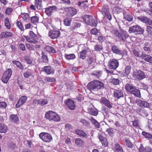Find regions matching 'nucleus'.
<instances>
[{
	"label": "nucleus",
	"instance_id": "1",
	"mask_svg": "<svg viewBox=\"0 0 152 152\" xmlns=\"http://www.w3.org/2000/svg\"><path fill=\"white\" fill-rule=\"evenodd\" d=\"M87 87L88 89L91 91H97L99 90L104 88L103 83L99 80H94L89 83Z\"/></svg>",
	"mask_w": 152,
	"mask_h": 152
},
{
	"label": "nucleus",
	"instance_id": "2",
	"mask_svg": "<svg viewBox=\"0 0 152 152\" xmlns=\"http://www.w3.org/2000/svg\"><path fill=\"white\" fill-rule=\"evenodd\" d=\"M45 118L49 121L58 122L60 120L59 116L56 113L51 111L46 112L45 115Z\"/></svg>",
	"mask_w": 152,
	"mask_h": 152
},
{
	"label": "nucleus",
	"instance_id": "3",
	"mask_svg": "<svg viewBox=\"0 0 152 152\" xmlns=\"http://www.w3.org/2000/svg\"><path fill=\"white\" fill-rule=\"evenodd\" d=\"M82 18L84 22L87 24L94 27L96 26L97 21L95 16L86 15L83 17Z\"/></svg>",
	"mask_w": 152,
	"mask_h": 152
},
{
	"label": "nucleus",
	"instance_id": "4",
	"mask_svg": "<svg viewBox=\"0 0 152 152\" xmlns=\"http://www.w3.org/2000/svg\"><path fill=\"white\" fill-rule=\"evenodd\" d=\"M126 89L135 96L140 97L141 94L140 90L135 87L129 84H126L125 86Z\"/></svg>",
	"mask_w": 152,
	"mask_h": 152
},
{
	"label": "nucleus",
	"instance_id": "5",
	"mask_svg": "<svg viewBox=\"0 0 152 152\" xmlns=\"http://www.w3.org/2000/svg\"><path fill=\"white\" fill-rule=\"evenodd\" d=\"M113 33L116 37H118L120 40L124 41V38H126L128 37V35L126 32L120 29L119 32L117 30H114L113 31Z\"/></svg>",
	"mask_w": 152,
	"mask_h": 152
},
{
	"label": "nucleus",
	"instance_id": "6",
	"mask_svg": "<svg viewBox=\"0 0 152 152\" xmlns=\"http://www.w3.org/2000/svg\"><path fill=\"white\" fill-rule=\"evenodd\" d=\"M39 137L44 142H50L53 140L52 135L47 132H41L39 135Z\"/></svg>",
	"mask_w": 152,
	"mask_h": 152
},
{
	"label": "nucleus",
	"instance_id": "7",
	"mask_svg": "<svg viewBox=\"0 0 152 152\" xmlns=\"http://www.w3.org/2000/svg\"><path fill=\"white\" fill-rule=\"evenodd\" d=\"M129 32L130 33H134L136 34H140L143 32V30L139 26L136 25L129 27Z\"/></svg>",
	"mask_w": 152,
	"mask_h": 152
},
{
	"label": "nucleus",
	"instance_id": "8",
	"mask_svg": "<svg viewBox=\"0 0 152 152\" xmlns=\"http://www.w3.org/2000/svg\"><path fill=\"white\" fill-rule=\"evenodd\" d=\"M112 50L113 53L119 55H121L122 57L126 56L127 55V53L126 50H121L116 46H113L112 47Z\"/></svg>",
	"mask_w": 152,
	"mask_h": 152
},
{
	"label": "nucleus",
	"instance_id": "9",
	"mask_svg": "<svg viewBox=\"0 0 152 152\" xmlns=\"http://www.w3.org/2000/svg\"><path fill=\"white\" fill-rule=\"evenodd\" d=\"M118 66L119 62L116 59H110L109 61L108 66L110 69H115Z\"/></svg>",
	"mask_w": 152,
	"mask_h": 152
},
{
	"label": "nucleus",
	"instance_id": "10",
	"mask_svg": "<svg viewBox=\"0 0 152 152\" xmlns=\"http://www.w3.org/2000/svg\"><path fill=\"white\" fill-rule=\"evenodd\" d=\"M64 103L66 107L69 109L74 110L75 108V105L74 102L70 99H67L65 100Z\"/></svg>",
	"mask_w": 152,
	"mask_h": 152
},
{
	"label": "nucleus",
	"instance_id": "11",
	"mask_svg": "<svg viewBox=\"0 0 152 152\" xmlns=\"http://www.w3.org/2000/svg\"><path fill=\"white\" fill-rule=\"evenodd\" d=\"M133 76L134 78L139 80H141L145 77V74L141 70L137 71L134 72Z\"/></svg>",
	"mask_w": 152,
	"mask_h": 152
},
{
	"label": "nucleus",
	"instance_id": "12",
	"mask_svg": "<svg viewBox=\"0 0 152 152\" xmlns=\"http://www.w3.org/2000/svg\"><path fill=\"white\" fill-rule=\"evenodd\" d=\"M137 19L141 22L152 26V20L145 16H141L137 17Z\"/></svg>",
	"mask_w": 152,
	"mask_h": 152
},
{
	"label": "nucleus",
	"instance_id": "13",
	"mask_svg": "<svg viewBox=\"0 0 152 152\" xmlns=\"http://www.w3.org/2000/svg\"><path fill=\"white\" fill-rule=\"evenodd\" d=\"M60 34L59 31L51 30L48 33V36L52 39H54L58 37Z\"/></svg>",
	"mask_w": 152,
	"mask_h": 152
},
{
	"label": "nucleus",
	"instance_id": "14",
	"mask_svg": "<svg viewBox=\"0 0 152 152\" xmlns=\"http://www.w3.org/2000/svg\"><path fill=\"white\" fill-rule=\"evenodd\" d=\"M28 97L26 96H22L19 99L17 103L16 104L17 108L19 107L25 103Z\"/></svg>",
	"mask_w": 152,
	"mask_h": 152
},
{
	"label": "nucleus",
	"instance_id": "15",
	"mask_svg": "<svg viewBox=\"0 0 152 152\" xmlns=\"http://www.w3.org/2000/svg\"><path fill=\"white\" fill-rule=\"evenodd\" d=\"M75 131L76 133L81 137L86 138H87L88 137L89 135L82 130L77 129L75 130Z\"/></svg>",
	"mask_w": 152,
	"mask_h": 152
},
{
	"label": "nucleus",
	"instance_id": "16",
	"mask_svg": "<svg viewBox=\"0 0 152 152\" xmlns=\"http://www.w3.org/2000/svg\"><path fill=\"white\" fill-rule=\"evenodd\" d=\"M100 102L109 108H111L112 107V104L104 97H103L101 98L100 100Z\"/></svg>",
	"mask_w": 152,
	"mask_h": 152
},
{
	"label": "nucleus",
	"instance_id": "17",
	"mask_svg": "<svg viewBox=\"0 0 152 152\" xmlns=\"http://www.w3.org/2000/svg\"><path fill=\"white\" fill-rule=\"evenodd\" d=\"M98 137L103 146L106 147L108 145V142L106 138L104 137L101 134H99Z\"/></svg>",
	"mask_w": 152,
	"mask_h": 152
},
{
	"label": "nucleus",
	"instance_id": "18",
	"mask_svg": "<svg viewBox=\"0 0 152 152\" xmlns=\"http://www.w3.org/2000/svg\"><path fill=\"white\" fill-rule=\"evenodd\" d=\"M141 58L146 61L152 64V57L145 53H142Z\"/></svg>",
	"mask_w": 152,
	"mask_h": 152
},
{
	"label": "nucleus",
	"instance_id": "19",
	"mask_svg": "<svg viewBox=\"0 0 152 152\" xmlns=\"http://www.w3.org/2000/svg\"><path fill=\"white\" fill-rule=\"evenodd\" d=\"M80 26L81 24L79 23L75 22H73L69 28V31H73L80 27Z\"/></svg>",
	"mask_w": 152,
	"mask_h": 152
},
{
	"label": "nucleus",
	"instance_id": "20",
	"mask_svg": "<svg viewBox=\"0 0 152 152\" xmlns=\"http://www.w3.org/2000/svg\"><path fill=\"white\" fill-rule=\"evenodd\" d=\"M114 95L115 97L118 99L124 96L123 92L121 90H115L114 93Z\"/></svg>",
	"mask_w": 152,
	"mask_h": 152
},
{
	"label": "nucleus",
	"instance_id": "21",
	"mask_svg": "<svg viewBox=\"0 0 152 152\" xmlns=\"http://www.w3.org/2000/svg\"><path fill=\"white\" fill-rule=\"evenodd\" d=\"M113 150L115 152H123L122 148L118 143L115 144Z\"/></svg>",
	"mask_w": 152,
	"mask_h": 152
},
{
	"label": "nucleus",
	"instance_id": "22",
	"mask_svg": "<svg viewBox=\"0 0 152 152\" xmlns=\"http://www.w3.org/2000/svg\"><path fill=\"white\" fill-rule=\"evenodd\" d=\"M88 112L91 115L96 116L98 114V110L95 108L89 107L88 108Z\"/></svg>",
	"mask_w": 152,
	"mask_h": 152
},
{
	"label": "nucleus",
	"instance_id": "23",
	"mask_svg": "<svg viewBox=\"0 0 152 152\" xmlns=\"http://www.w3.org/2000/svg\"><path fill=\"white\" fill-rule=\"evenodd\" d=\"M45 49V51L49 53H56V50L50 46L47 45L46 46Z\"/></svg>",
	"mask_w": 152,
	"mask_h": 152
},
{
	"label": "nucleus",
	"instance_id": "24",
	"mask_svg": "<svg viewBox=\"0 0 152 152\" xmlns=\"http://www.w3.org/2000/svg\"><path fill=\"white\" fill-rule=\"evenodd\" d=\"M149 44L148 43H147L141 45L142 48L144 51H145L147 53H149L151 52L150 48L149 47H148Z\"/></svg>",
	"mask_w": 152,
	"mask_h": 152
},
{
	"label": "nucleus",
	"instance_id": "25",
	"mask_svg": "<svg viewBox=\"0 0 152 152\" xmlns=\"http://www.w3.org/2000/svg\"><path fill=\"white\" fill-rule=\"evenodd\" d=\"M102 13L103 15L107 17L109 20H111V15L109 12L108 10H103L102 12Z\"/></svg>",
	"mask_w": 152,
	"mask_h": 152
},
{
	"label": "nucleus",
	"instance_id": "26",
	"mask_svg": "<svg viewBox=\"0 0 152 152\" xmlns=\"http://www.w3.org/2000/svg\"><path fill=\"white\" fill-rule=\"evenodd\" d=\"M8 130L7 126L4 124H0V132L1 133H5Z\"/></svg>",
	"mask_w": 152,
	"mask_h": 152
},
{
	"label": "nucleus",
	"instance_id": "27",
	"mask_svg": "<svg viewBox=\"0 0 152 152\" xmlns=\"http://www.w3.org/2000/svg\"><path fill=\"white\" fill-rule=\"evenodd\" d=\"M102 72L101 71H94L91 75H93L94 77L99 78L102 75Z\"/></svg>",
	"mask_w": 152,
	"mask_h": 152
},
{
	"label": "nucleus",
	"instance_id": "28",
	"mask_svg": "<svg viewBox=\"0 0 152 152\" xmlns=\"http://www.w3.org/2000/svg\"><path fill=\"white\" fill-rule=\"evenodd\" d=\"M75 143L78 146L81 147L83 144L84 141L81 139L77 138L75 140Z\"/></svg>",
	"mask_w": 152,
	"mask_h": 152
},
{
	"label": "nucleus",
	"instance_id": "29",
	"mask_svg": "<svg viewBox=\"0 0 152 152\" xmlns=\"http://www.w3.org/2000/svg\"><path fill=\"white\" fill-rule=\"evenodd\" d=\"M44 71L47 74H50L53 72L51 67L50 66H45L44 67Z\"/></svg>",
	"mask_w": 152,
	"mask_h": 152
},
{
	"label": "nucleus",
	"instance_id": "30",
	"mask_svg": "<svg viewBox=\"0 0 152 152\" xmlns=\"http://www.w3.org/2000/svg\"><path fill=\"white\" fill-rule=\"evenodd\" d=\"M12 34L10 32H1L0 36L2 38L4 37H10L12 36Z\"/></svg>",
	"mask_w": 152,
	"mask_h": 152
},
{
	"label": "nucleus",
	"instance_id": "31",
	"mask_svg": "<svg viewBox=\"0 0 152 152\" xmlns=\"http://www.w3.org/2000/svg\"><path fill=\"white\" fill-rule=\"evenodd\" d=\"M87 51L86 50H83L80 53V58L83 59H85Z\"/></svg>",
	"mask_w": 152,
	"mask_h": 152
},
{
	"label": "nucleus",
	"instance_id": "32",
	"mask_svg": "<svg viewBox=\"0 0 152 152\" xmlns=\"http://www.w3.org/2000/svg\"><path fill=\"white\" fill-rule=\"evenodd\" d=\"M32 72L31 70L28 69L26 72L23 73V76L24 77L28 78L32 75Z\"/></svg>",
	"mask_w": 152,
	"mask_h": 152
},
{
	"label": "nucleus",
	"instance_id": "33",
	"mask_svg": "<svg viewBox=\"0 0 152 152\" xmlns=\"http://www.w3.org/2000/svg\"><path fill=\"white\" fill-rule=\"evenodd\" d=\"M24 37L26 38V39L27 42H29L31 43H33L34 44H37L38 43L37 40L32 39L31 37L26 36H25Z\"/></svg>",
	"mask_w": 152,
	"mask_h": 152
},
{
	"label": "nucleus",
	"instance_id": "34",
	"mask_svg": "<svg viewBox=\"0 0 152 152\" xmlns=\"http://www.w3.org/2000/svg\"><path fill=\"white\" fill-rule=\"evenodd\" d=\"M94 124L95 126L97 128L99 127L100 125L98 122L92 117L88 118Z\"/></svg>",
	"mask_w": 152,
	"mask_h": 152
},
{
	"label": "nucleus",
	"instance_id": "35",
	"mask_svg": "<svg viewBox=\"0 0 152 152\" xmlns=\"http://www.w3.org/2000/svg\"><path fill=\"white\" fill-rule=\"evenodd\" d=\"M10 118L12 121L14 122H17L19 121V118L16 115H10Z\"/></svg>",
	"mask_w": 152,
	"mask_h": 152
},
{
	"label": "nucleus",
	"instance_id": "36",
	"mask_svg": "<svg viewBox=\"0 0 152 152\" xmlns=\"http://www.w3.org/2000/svg\"><path fill=\"white\" fill-rule=\"evenodd\" d=\"M12 63L16 65L20 69L23 70V66L20 62L18 61H12Z\"/></svg>",
	"mask_w": 152,
	"mask_h": 152
},
{
	"label": "nucleus",
	"instance_id": "37",
	"mask_svg": "<svg viewBox=\"0 0 152 152\" xmlns=\"http://www.w3.org/2000/svg\"><path fill=\"white\" fill-rule=\"evenodd\" d=\"M41 0H35V6L38 10H42V8L41 7Z\"/></svg>",
	"mask_w": 152,
	"mask_h": 152
},
{
	"label": "nucleus",
	"instance_id": "38",
	"mask_svg": "<svg viewBox=\"0 0 152 152\" xmlns=\"http://www.w3.org/2000/svg\"><path fill=\"white\" fill-rule=\"evenodd\" d=\"M31 23L34 24L38 23L39 20L38 18L36 16L31 17Z\"/></svg>",
	"mask_w": 152,
	"mask_h": 152
},
{
	"label": "nucleus",
	"instance_id": "39",
	"mask_svg": "<svg viewBox=\"0 0 152 152\" xmlns=\"http://www.w3.org/2000/svg\"><path fill=\"white\" fill-rule=\"evenodd\" d=\"M65 57L67 60H72L75 58V56L74 54H65Z\"/></svg>",
	"mask_w": 152,
	"mask_h": 152
},
{
	"label": "nucleus",
	"instance_id": "40",
	"mask_svg": "<svg viewBox=\"0 0 152 152\" xmlns=\"http://www.w3.org/2000/svg\"><path fill=\"white\" fill-rule=\"evenodd\" d=\"M77 10H68L67 14L70 17H72L75 15L77 13Z\"/></svg>",
	"mask_w": 152,
	"mask_h": 152
},
{
	"label": "nucleus",
	"instance_id": "41",
	"mask_svg": "<svg viewBox=\"0 0 152 152\" xmlns=\"http://www.w3.org/2000/svg\"><path fill=\"white\" fill-rule=\"evenodd\" d=\"M96 60L94 57H91L88 60V64L89 66L93 65L95 62Z\"/></svg>",
	"mask_w": 152,
	"mask_h": 152
},
{
	"label": "nucleus",
	"instance_id": "42",
	"mask_svg": "<svg viewBox=\"0 0 152 152\" xmlns=\"http://www.w3.org/2000/svg\"><path fill=\"white\" fill-rule=\"evenodd\" d=\"M12 74L11 69H8L4 72L3 75L6 76L7 77L9 76V78H10Z\"/></svg>",
	"mask_w": 152,
	"mask_h": 152
},
{
	"label": "nucleus",
	"instance_id": "43",
	"mask_svg": "<svg viewBox=\"0 0 152 152\" xmlns=\"http://www.w3.org/2000/svg\"><path fill=\"white\" fill-rule=\"evenodd\" d=\"M132 52L135 56L138 57H141V55H140V52L139 49H133Z\"/></svg>",
	"mask_w": 152,
	"mask_h": 152
},
{
	"label": "nucleus",
	"instance_id": "44",
	"mask_svg": "<svg viewBox=\"0 0 152 152\" xmlns=\"http://www.w3.org/2000/svg\"><path fill=\"white\" fill-rule=\"evenodd\" d=\"M125 141L126 143V145L129 148H131L133 147V144L130 141L129 138H125Z\"/></svg>",
	"mask_w": 152,
	"mask_h": 152
},
{
	"label": "nucleus",
	"instance_id": "45",
	"mask_svg": "<svg viewBox=\"0 0 152 152\" xmlns=\"http://www.w3.org/2000/svg\"><path fill=\"white\" fill-rule=\"evenodd\" d=\"M4 24L5 26L7 28L9 29H10L11 28V26L8 18H6L5 19Z\"/></svg>",
	"mask_w": 152,
	"mask_h": 152
},
{
	"label": "nucleus",
	"instance_id": "46",
	"mask_svg": "<svg viewBox=\"0 0 152 152\" xmlns=\"http://www.w3.org/2000/svg\"><path fill=\"white\" fill-rule=\"evenodd\" d=\"M91 34L95 35H100V33L99 31L95 28L92 29L91 31Z\"/></svg>",
	"mask_w": 152,
	"mask_h": 152
},
{
	"label": "nucleus",
	"instance_id": "47",
	"mask_svg": "<svg viewBox=\"0 0 152 152\" xmlns=\"http://www.w3.org/2000/svg\"><path fill=\"white\" fill-rule=\"evenodd\" d=\"M21 15L22 18L24 20L27 21L28 20L29 16L28 13H22Z\"/></svg>",
	"mask_w": 152,
	"mask_h": 152
},
{
	"label": "nucleus",
	"instance_id": "48",
	"mask_svg": "<svg viewBox=\"0 0 152 152\" xmlns=\"http://www.w3.org/2000/svg\"><path fill=\"white\" fill-rule=\"evenodd\" d=\"M39 103L40 105L43 106L48 104V101L46 99H39Z\"/></svg>",
	"mask_w": 152,
	"mask_h": 152
},
{
	"label": "nucleus",
	"instance_id": "49",
	"mask_svg": "<svg viewBox=\"0 0 152 152\" xmlns=\"http://www.w3.org/2000/svg\"><path fill=\"white\" fill-rule=\"evenodd\" d=\"M124 18L129 21H131L132 20L133 18L132 16L131 15L124 14Z\"/></svg>",
	"mask_w": 152,
	"mask_h": 152
},
{
	"label": "nucleus",
	"instance_id": "50",
	"mask_svg": "<svg viewBox=\"0 0 152 152\" xmlns=\"http://www.w3.org/2000/svg\"><path fill=\"white\" fill-rule=\"evenodd\" d=\"M29 34L32 39L37 40L38 39L37 35L32 31H30Z\"/></svg>",
	"mask_w": 152,
	"mask_h": 152
},
{
	"label": "nucleus",
	"instance_id": "51",
	"mask_svg": "<svg viewBox=\"0 0 152 152\" xmlns=\"http://www.w3.org/2000/svg\"><path fill=\"white\" fill-rule=\"evenodd\" d=\"M42 59L43 61L44 62L47 63L48 62V59L47 56L45 55L44 53L43 52H42Z\"/></svg>",
	"mask_w": 152,
	"mask_h": 152
},
{
	"label": "nucleus",
	"instance_id": "52",
	"mask_svg": "<svg viewBox=\"0 0 152 152\" xmlns=\"http://www.w3.org/2000/svg\"><path fill=\"white\" fill-rule=\"evenodd\" d=\"M142 135L145 137L146 138L148 139H151L152 138V135L147 133L145 132H142Z\"/></svg>",
	"mask_w": 152,
	"mask_h": 152
},
{
	"label": "nucleus",
	"instance_id": "53",
	"mask_svg": "<svg viewBox=\"0 0 152 152\" xmlns=\"http://www.w3.org/2000/svg\"><path fill=\"white\" fill-rule=\"evenodd\" d=\"M16 25L19 29L22 31L24 30V28L22 23L19 21H18L16 23Z\"/></svg>",
	"mask_w": 152,
	"mask_h": 152
},
{
	"label": "nucleus",
	"instance_id": "54",
	"mask_svg": "<svg viewBox=\"0 0 152 152\" xmlns=\"http://www.w3.org/2000/svg\"><path fill=\"white\" fill-rule=\"evenodd\" d=\"M72 20L71 19L66 18L64 20V24L65 25L69 26L71 23Z\"/></svg>",
	"mask_w": 152,
	"mask_h": 152
},
{
	"label": "nucleus",
	"instance_id": "55",
	"mask_svg": "<svg viewBox=\"0 0 152 152\" xmlns=\"http://www.w3.org/2000/svg\"><path fill=\"white\" fill-rule=\"evenodd\" d=\"M131 68V66H128L126 67L125 70V74L126 75H127L130 73Z\"/></svg>",
	"mask_w": 152,
	"mask_h": 152
},
{
	"label": "nucleus",
	"instance_id": "56",
	"mask_svg": "<svg viewBox=\"0 0 152 152\" xmlns=\"http://www.w3.org/2000/svg\"><path fill=\"white\" fill-rule=\"evenodd\" d=\"M45 81L50 82H53L56 81L55 78L53 77H47L45 78Z\"/></svg>",
	"mask_w": 152,
	"mask_h": 152
},
{
	"label": "nucleus",
	"instance_id": "57",
	"mask_svg": "<svg viewBox=\"0 0 152 152\" xmlns=\"http://www.w3.org/2000/svg\"><path fill=\"white\" fill-rule=\"evenodd\" d=\"M106 132L110 136H113L114 135L113 130L112 128H109L107 129L106 130Z\"/></svg>",
	"mask_w": 152,
	"mask_h": 152
},
{
	"label": "nucleus",
	"instance_id": "58",
	"mask_svg": "<svg viewBox=\"0 0 152 152\" xmlns=\"http://www.w3.org/2000/svg\"><path fill=\"white\" fill-rule=\"evenodd\" d=\"M7 106L6 103L4 102H0V109L5 108Z\"/></svg>",
	"mask_w": 152,
	"mask_h": 152
},
{
	"label": "nucleus",
	"instance_id": "59",
	"mask_svg": "<svg viewBox=\"0 0 152 152\" xmlns=\"http://www.w3.org/2000/svg\"><path fill=\"white\" fill-rule=\"evenodd\" d=\"M143 101H142L140 99H137L135 101V103L137 105L140 107H141L143 102Z\"/></svg>",
	"mask_w": 152,
	"mask_h": 152
},
{
	"label": "nucleus",
	"instance_id": "60",
	"mask_svg": "<svg viewBox=\"0 0 152 152\" xmlns=\"http://www.w3.org/2000/svg\"><path fill=\"white\" fill-rule=\"evenodd\" d=\"M150 105L149 103L146 101H143L141 107H146L150 109V108L149 107Z\"/></svg>",
	"mask_w": 152,
	"mask_h": 152
},
{
	"label": "nucleus",
	"instance_id": "61",
	"mask_svg": "<svg viewBox=\"0 0 152 152\" xmlns=\"http://www.w3.org/2000/svg\"><path fill=\"white\" fill-rule=\"evenodd\" d=\"M111 81L112 84L115 85L118 84L119 83V80L118 79L113 78L111 79Z\"/></svg>",
	"mask_w": 152,
	"mask_h": 152
},
{
	"label": "nucleus",
	"instance_id": "62",
	"mask_svg": "<svg viewBox=\"0 0 152 152\" xmlns=\"http://www.w3.org/2000/svg\"><path fill=\"white\" fill-rule=\"evenodd\" d=\"M10 78H9V76L8 77H6L5 75H3L2 78V81L4 83H7L8 82Z\"/></svg>",
	"mask_w": 152,
	"mask_h": 152
},
{
	"label": "nucleus",
	"instance_id": "63",
	"mask_svg": "<svg viewBox=\"0 0 152 152\" xmlns=\"http://www.w3.org/2000/svg\"><path fill=\"white\" fill-rule=\"evenodd\" d=\"M146 31L148 34L152 36V26H147L146 28Z\"/></svg>",
	"mask_w": 152,
	"mask_h": 152
},
{
	"label": "nucleus",
	"instance_id": "64",
	"mask_svg": "<svg viewBox=\"0 0 152 152\" xmlns=\"http://www.w3.org/2000/svg\"><path fill=\"white\" fill-rule=\"evenodd\" d=\"M25 61L28 64H31L32 63V61L31 59L28 57L26 56L24 58Z\"/></svg>",
	"mask_w": 152,
	"mask_h": 152
}]
</instances>
